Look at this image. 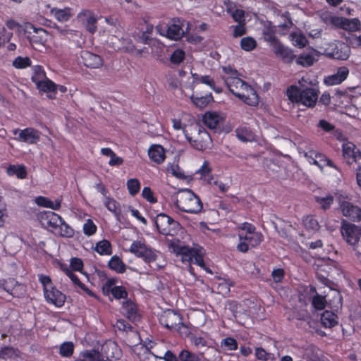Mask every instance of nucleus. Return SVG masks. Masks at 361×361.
<instances>
[{"instance_id":"1","label":"nucleus","mask_w":361,"mask_h":361,"mask_svg":"<svg viewBox=\"0 0 361 361\" xmlns=\"http://www.w3.org/2000/svg\"><path fill=\"white\" fill-rule=\"evenodd\" d=\"M226 75L222 78L229 91L249 106H256L259 103V97L256 90L238 77L237 70L231 66L223 67Z\"/></svg>"},{"instance_id":"2","label":"nucleus","mask_w":361,"mask_h":361,"mask_svg":"<svg viewBox=\"0 0 361 361\" xmlns=\"http://www.w3.org/2000/svg\"><path fill=\"white\" fill-rule=\"evenodd\" d=\"M226 75L222 78L229 91L249 106H256L259 103V97L256 90L238 77L237 70L231 66L223 67Z\"/></svg>"},{"instance_id":"3","label":"nucleus","mask_w":361,"mask_h":361,"mask_svg":"<svg viewBox=\"0 0 361 361\" xmlns=\"http://www.w3.org/2000/svg\"><path fill=\"white\" fill-rule=\"evenodd\" d=\"M172 199L175 207L182 212L196 214L203 209L201 199L192 190H180L172 196Z\"/></svg>"},{"instance_id":"4","label":"nucleus","mask_w":361,"mask_h":361,"mask_svg":"<svg viewBox=\"0 0 361 361\" xmlns=\"http://www.w3.org/2000/svg\"><path fill=\"white\" fill-rule=\"evenodd\" d=\"M319 91L314 87H306L301 90L295 85H290L286 94L288 99L295 104H301L307 107H314L318 99Z\"/></svg>"},{"instance_id":"5","label":"nucleus","mask_w":361,"mask_h":361,"mask_svg":"<svg viewBox=\"0 0 361 361\" xmlns=\"http://www.w3.org/2000/svg\"><path fill=\"white\" fill-rule=\"evenodd\" d=\"M341 233L345 242L353 247L356 255H361V227L343 221Z\"/></svg>"},{"instance_id":"6","label":"nucleus","mask_w":361,"mask_h":361,"mask_svg":"<svg viewBox=\"0 0 361 361\" xmlns=\"http://www.w3.org/2000/svg\"><path fill=\"white\" fill-rule=\"evenodd\" d=\"M154 221L159 233L165 236H175L180 228V223L165 213L158 214Z\"/></svg>"},{"instance_id":"7","label":"nucleus","mask_w":361,"mask_h":361,"mask_svg":"<svg viewBox=\"0 0 361 361\" xmlns=\"http://www.w3.org/2000/svg\"><path fill=\"white\" fill-rule=\"evenodd\" d=\"M35 75L32 77V81L36 85L40 91L49 94L50 99H54L57 93L58 86L52 80L46 78L45 73L42 66H37Z\"/></svg>"},{"instance_id":"8","label":"nucleus","mask_w":361,"mask_h":361,"mask_svg":"<svg viewBox=\"0 0 361 361\" xmlns=\"http://www.w3.org/2000/svg\"><path fill=\"white\" fill-rule=\"evenodd\" d=\"M190 130H193L197 133V137H194L190 135L188 129H183V134L191 146L199 151H204L206 149L207 147V143L204 139L209 138L208 133L202 127L198 125L190 126Z\"/></svg>"},{"instance_id":"9","label":"nucleus","mask_w":361,"mask_h":361,"mask_svg":"<svg viewBox=\"0 0 361 361\" xmlns=\"http://www.w3.org/2000/svg\"><path fill=\"white\" fill-rule=\"evenodd\" d=\"M117 280L116 278H109L102 287V293L105 296L112 295L116 300H128V293L123 286H115Z\"/></svg>"},{"instance_id":"10","label":"nucleus","mask_w":361,"mask_h":361,"mask_svg":"<svg viewBox=\"0 0 361 361\" xmlns=\"http://www.w3.org/2000/svg\"><path fill=\"white\" fill-rule=\"evenodd\" d=\"M159 324L169 330L178 331L183 326V317L173 310L164 311L159 317Z\"/></svg>"},{"instance_id":"11","label":"nucleus","mask_w":361,"mask_h":361,"mask_svg":"<svg viewBox=\"0 0 361 361\" xmlns=\"http://www.w3.org/2000/svg\"><path fill=\"white\" fill-rule=\"evenodd\" d=\"M343 157L348 165L355 164L356 171L361 170V152L353 142L344 143L342 145Z\"/></svg>"},{"instance_id":"12","label":"nucleus","mask_w":361,"mask_h":361,"mask_svg":"<svg viewBox=\"0 0 361 361\" xmlns=\"http://www.w3.org/2000/svg\"><path fill=\"white\" fill-rule=\"evenodd\" d=\"M139 258L142 259L154 271H158L164 268L166 265L164 260L161 261V252L152 248L149 245H147L145 250L142 252Z\"/></svg>"},{"instance_id":"13","label":"nucleus","mask_w":361,"mask_h":361,"mask_svg":"<svg viewBox=\"0 0 361 361\" xmlns=\"http://www.w3.org/2000/svg\"><path fill=\"white\" fill-rule=\"evenodd\" d=\"M38 219L43 228L51 232H55L59 227V224L61 222L62 217L54 212L44 211L39 213Z\"/></svg>"},{"instance_id":"14","label":"nucleus","mask_w":361,"mask_h":361,"mask_svg":"<svg viewBox=\"0 0 361 361\" xmlns=\"http://www.w3.org/2000/svg\"><path fill=\"white\" fill-rule=\"evenodd\" d=\"M14 135L18 133L16 138L19 142H23L29 145L37 144L40 140V132L33 128H25L23 130L16 129L13 132Z\"/></svg>"},{"instance_id":"15","label":"nucleus","mask_w":361,"mask_h":361,"mask_svg":"<svg viewBox=\"0 0 361 361\" xmlns=\"http://www.w3.org/2000/svg\"><path fill=\"white\" fill-rule=\"evenodd\" d=\"M45 300L56 307H61L64 305L66 295L59 290L55 286H51L50 288L45 289L44 291Z\"/></svg>"},{"instance_id":"16","label":"nucleus","mask_w":361,"mask_h":361,"mask_svg":"<svg viewBox=\"0 0 361 361\" xmlns=\"http://www.w3.org/2000/svg\"><path fill=\"white\" fill-rule=\"evenodd\" d=\"M305 291L312 298L311 303L314 309L322 310L325 308L327 304L326 291H324L322 294H319L316 288L312 285L307 286Z\"/></svg>"},{"instance_id":"17","label":"nucleus","mask_w":361,"mask_h":361,"mask_svg":"<svg viewBox=\"0 0 361 361\" xmlns=\"http://www.w3.org/2000/svg\"><path fill=\"white\" fill-rule=\"evenodd\" d=\"M78 19L91 34L97 30V19L94 13L90 10H82L78 14Z\"/></svg>"},{"instance_id":"18","label":"nucleus","mask_w":361,"mask_h":361,"mask_svg":"<svg viewBox=\"0 0 361 361\" xmlns=\"http://www.w3.org/2000/svg\"><path fill=\"white\" fill-rule=\"evenodd\" d=\"M349 75V69L346 66L338 67L334 74L326 76L324 82L328 86L339 85L343 82Z\"/></svg>"},{"instance_id":"19","label":"nucleus","mask_w":361,"mask_h":361,"mask_svg":"<svg viewBox=\"0 0 361 361\" xmlns=\"http://www.w3.org/2000/svg\"><path fill=\"white\" fill-rule=\"evenodd\" d=\"M342 214L353 221L361 220V209L348 202H343L341 204Z\"/></svg>"},{"instance_id":"20","label":"nucleus","mask_w":361,"mask_h":361,"mask_svg":"<svg viewBox=\"0 0 361 361\" xmlns=\"http://www.w3.org/2000/svg\"><path fill=\"white\" fill-rule=\"evenodd\" d=\"M80 56L82 62L87 68H98L103 64V61L100 56L88 51H82Z\"/></svg>"},{"instance_id":"21","label":"nucleus","mask_w":361,"mask_h":361,"mask_svg":"<svg viewBox=\"0 0 361 361\" xmlns=\"http://www.w3.org/2000/svg\"><path fill=\"white\" fill-rule=\"evenodd\" d=\"M122 309L129 320L135 322L139 319L140 315L137 312V306L132 300L128 299L123 301Z\"/></svg>"},{"instance_id":"22","label":"nucleus","mask_w":361,"mask_h":361,"mask_svg":"<svg viewBox=\"0 0 361 361\" xmlns=\"http://www.w3.org/2000/svg\"><path fill=\"white\" fill-rule=\"evenodd\" d=\"M274 52L277 56H280L282 61L286 63H291L295 58L293 51L284 47L281 43H278L275 45Z\"/></svg>"},{"instance_id":"23","label":"nucleus","mask_w":361,"mask_h":361,"mask_svg":"<svg viewBox=\"0 0 361 361\" xmlns=\"http://www.w3.org/2000/svg\"><path fill=\"white\" fill-rule=\"evenodd\" d=\"M148 154L150 159L158 164L163 163L166 158L165 149L160 145H152L148 150Z\"/></svg>"},{"instance_id":"24","label":"nucleus","mask_w":361,"mask_h":361,"mask_svg":"<svg viewBox=\"0 0 361 361\" xmlns=\"http://www.w3.org/2000/svg\"><path fill=\"white\" fill-rule=\"evenodd\" d=\"M183 30L179 19L177 20L174 19L173 23L168 24L167 38L173 40H178L183 37Z\"/></svg>"},{"instance_id":"25","label":"nucleus","mask_w":361,"mask_h":361,"mask_svg":"<svg viewBox=\"0 0 361 361\" xmlns=\"http://www.w3.org/2000/svg\"><path fill=\"white\" fill-rule=\"evenodd\" d=\"M6 172L8 176H16L18 179H25L27 176L26 167L23 164H9Z\"/></svg>"},{"instance_id":"26","label":"nucleus","mask_w":361,"mask_h":361,"mask_svg":"<svg viewBox=\"0 0 361 361\" xmlns=\"http://www.w3.org/2000/svg\"><path fill=\"white\" fill-rule=\"evenodd\" d=\"M320 320L322 326L325 328H332L338 324V315L335 312L329 310H325L321 314Z\"/></svg>"},{"instance_id":"27","label":"nucleus","mask_w":361,"mask_h":361,"mask_svg":"<svg viewBox=\"0 0 361 361\" xmlns=\"http://www.w3.org/2000/svg\"><path fill=\"white\" fill-rule=\"evenodd\" d=\"M239 240H245L250 245L255 247L259 245L264 239L263 235L260 232H254L252 234L248 233H238Z\"/></svg>"},{"instance_id":"28","label":"nucleus","mask_w":361,"mask_h":361,"mask_svg":"<svg viewBox=\"0 0 361 361\" xmlns=\"http://www.w3.org/2000/svg\"><path fill=\"white\" fill-rule=\"evenodd\" d=\"M35 202L38 206L49 208L53 210H59L61 206V199H57L53 202L49 198L43 196L36 197Z\"/></svg>"},{"instance_id":"29","label":"nucleus","mask_w":361,"mask_h":361,"mask_svg":"<svg viewBox=\"0 0 361 361\" xmlns=\"http://www.w3.org/2000/svg\"><path fill=\"white\" fill-rule=\"evenodd\" d=\"M108 267L110 269L118 274H123L126 271V265L121 257L118 255H114L108 262Z\"/></svg>"},{"instance_id":"30","label":"nucleus","mask_w":361,"mask_h":361,"mask_svg":"<svg viewBox=\"0 0 361 361\" xmlns=\"http://www.w3.org/2000/svg\"><path fill=\"white\" fill-rule=\"evenodd\" d=\"M314 200L319 209L326 211L329 209L333 204L334 202V197L331 194L328 193L324 197L315 195L314 196Z\"/></svg>"},{"instance_id":"31","label":"nucleus","mask_w":361,"mask_h":361,"mask_svg":"<svg viewBox=\"0 0 361 361\" xmlns=\"http://www.w3.org/2000/svg\"><path fill=\"white\" fill-rule=\"evenodd\" d=\"M67 276L71 280L73 283L82 290L87 295L90 297L94 298L97 300H99V297L92 290H90L85 284L82 283L78 276L75 274L73 271L69 273Z\"/></svg>"},{"instance_id":"32","label":"nucleus","mask_w":361,"mask_h":361,"mask_svg":"<svg viewBox=\"0 0 361 361\" xmlns=\"http://www.w3.org/2000/svg\"><path fill=\"white\" fill-rule=\"evenodd\" d=\"M349 48L344 43H338L336 45L331 55L336 59L345 60L349 56Z\"/></svg>"},{"instance_id":"33","label":"nucleus","mask_w":361,"mask_h":361,"mask_svg":"<svg viewBox=\"0 0 361 361\" xmlns=\"http://www.w3.org/2000/svg\"><path fill=\"white\" fill-rule=\"evenodd\" d=\"M94 250L100 255H110L112 253V246L108 240H102L97 242Z\"/></svg>"},{"instance_id":"34","label":"nucleus","mask_w":361,"mask_h":361,"mask_svg":"<svg viewBox=\"0 0 361 361\" xmlns=\"http://www.w3.org/2000/svg\"><path fill=\"white\" fill-rule=\"evenodd\" d=\"M203 353H195L188 349H182L180 351V361H202Z\"/></svg>"},{"instance_id":"35","label":"nucleus","mask_w":361,"mask_h":361,"mask_svg":"<svg viewBox=\"0 0 361 361\" xmlns=\"http://www.w3.org/2000/svg\"><path fill=\"white\" fill-rule=\"evenodd\" d=\"M63 238H72L74 235V230L62 218L61 222L59 224L57 230L55 231Z\"/></svg>"},{"instance_id":"36","label":"nucleus","mask_w":361,"mask_h":361,"mask_svg":"<svg viewBox=\"0 0 361 361\" xmlns=\"http://www.w3.org/2000/svg\"><path fill=\"white\" fill-rule=\"evenodd\" d=\"M103 203L106 209L113 213L116 216H118L121 214V209L119 203L113 197L110 196L103 200Z\"/></svg>"},{"instance_id":"37","label":"nucleus","mask_w":361,"mask_h":361,"mask_svg":"<svg viewBox=\"0 0 361 361\" xmlns=\"http://www.w3.org/2000/svg\"><path fill=\"white\" fill-rule=\"evenodd\" d=\"M220 116L216 112H208L204 116V124L211 129H214L219 125Z\"/></svg>"},{"instance_id":"38","label":"nucleus","mask_w":361,"mask_h":361,"mask_svg":"<svg viewBox=\"0 0 361 361\" xmlns=\"http://www.w3.org/2000/svg\"><path fill=\"white\" fill-rule=\"evenodd\" d=\"M192 76L195 81H200L201 83L209 86L216 92H221V88L215 86L214 80L209 75L199 76L197 73H192Z\"/></svg>"},{"instance_id":"39","label":"nucleus","mask_w":361,"mask_h":361,"mask_svg":"<svg viewBox=\"0 0 361 361\" xmlns=\"http://www.w3.org/2000/svg\"><path fill=\"white\" fill-rule=\"evenodd\" d=\"M290 37L293 45L299 48L306 47L308 43L305 35L302 32H292Z\"/></svg>"},{"instance_id":"40","label":"nucleus","mask_w":361,"mask_h":361,"mask_svg":"<svg viewBox=\"0 0 361 361\" xmlns=\"http://www.w3.org/2000/svg\"><path fill=\"white\" fill-rule=\"evenodd\" d=\"M329 268V267L326 266H320L318 267L316 276L317 279L324 285L326 286H329L331 283V280L329 278V271L326 270V269Z\"/></svg>"},{"instance_id":"41","label":"nucleus","mask_w":361,"mask_h":361,"mask_svg":"<svg viewBox=\"0 0 361 361\" xmlns=\"http://www.w3.org/2000/svg\"><path fill=\"white\" fill-rule=\"evenodd\" d=\"M191 100L196 106L204 108L207 106L211 101L213 100V97L212 93H209L208 94L200 97L192 94L191 96Z\"/></svg>"},{"instance_id":"42","label":"nucleus","mask_w":361,"mask_h":361,"mask_svg":"<svg viewBox=\"0 0 361 361\" xmlns=\"http://www.w3.org/2000/svg\"><path fill=\"white\" fill-rule=\"evenodd\" d=\"M74 352V344L71 341H66L59 346V353L63 357H71Z\"/></svg>"},{"instance_id":"43","label":"nucleus","mask_w":361,"mask_h":361,"mask_svg":"<svg viewBox=\"0 0 361 361\" xmlns=\"http://www.w3.org/2000/svg\"><path fill=\"white\" fill-rule=\"evenodd\" d=\"M16 286H20L18 281H16L13 279H8L5 281H4L0 284V287L5 291H6L10 295H13V297L16 296L15 289Z\"/></svg>"},{"instance_id":"44","label":"nucleus","mask_w":361,"mask_h":361,"mask_svg":"<svg viewBox=\"0 0 361 361\" xmlns=\"http://www.w3.org/2000/svg\"><path fill=\"white\" fill-rule=\"evenodd\" d=\"M360 22L357 18L348 19L343 17L341 29L348 31H356L359 30Z\"/></svg>"},{"instance_id":"45","label":"nucleus","mask_w":361,"mask_h":361,"mask_svg":"<svg viewBox=\"0 0 361 361\" xmlns=\"http://www.w3.org/2000/svg\"><path fill=\"white\" fill-rule=\"evenodd\" d=\"M127 189L132 197H135L140 190L141 183L137 178H130L126 183Z\"/></svg>"},{"instance_id":"46","label":"nucleus","mask_w":361,"mask_h":361,"mask_svg":"<svg viewBox=\"0 0 361 361\" xmlns=\"http://www.w3.org/2000/svg\"><path fill=\"white\" fill-rule=\"evenodd\" d=\"M147 247V245L144 242L134 240L129 247V252L135 257H139Z\"/></svg>"},{"instance_id":"47","label":"nucleus","mask_w":361,"mask_h":361,"mask_svg":"<svg viewBox=\"0 0 361 361\" xmlns=\"http://www.w3.org/2000/svg\"><path fill=\"white\" fill-rule=\"evenodd\" d=\"M32 64L31 59L27 56H17L13 61L12 65L17 69H24L30 67Z\"/></svg>"},{"instance_id":"48","label":"nucleus","mask_w":361,"mask_h":361,"mask_svg":"<svg viewBox=\"0 0 361 361\" xmlns=\"http://www.w3.org/2000/svg\"><path fill=\"white\" fill-rule=\"evenodd\" d=\"M343 17H339L331 15H326L322 17V20L324 23L327 25H331L337 28L342 27Z\"/></svg>"},{"instance_id":"49","label":"nucleus","mask_w":361,"mask_h":361,"mask_svg":"<svg viewBox=\"0 0 361 361\" xmlns=\"http://www.w3.org/2000/svg\"><path fill=\"white\" fill-rule=\"evenodd\" d=\"M191 263L200 266L201 268L205 269L209 273H212V271L206 267L203 254L198 249H195Z\"/></svg>"},{"instance_id":"50","label":"nucleus","mask_w":361,"mask_h":361,"mask_svg":"<svg viewBox=\"0 0 361 361\" xmlns=\"http://www.w3.org/2000/svg\"><path fill=\"white\" fill-rule=\"evenodd\" d=\"M257 47L256 40L251 37H243L240 40V47L245 51H251Z\"/></svg>"},{"instance_id":"51","label":"nucleus","mask_w":361,"mask_h":361,"mask_svg":"<svg viewBox=\"0 0 361 361\" xmlns=\"http://www.w3.org/2000/svg\"><path fill=\"white\" fill-rule=\"evenodd\" d=\"M185 58V53L181 49H175L170 56V62L175 65H179Z\"/></svg>"},{"instance_id":"52","label":"nucleus","mask_w":361,"mask_h":361,"mask_svg":"<svg viewBox=\"0 0 361 361\" xmlns=\"http://www.w3.org/2000/svg\"><path fill=\"white\" fill-rule=\"evenodd\" d=\"M221 347L226 350H235L238 348L236 339L233 337H226L221 341Z\"/></svg>"},{"instance_id":"53","label":"nucleus","mask_w":361,"mask_h":361,"mask_svg":"<svg viewBox=\"0 0 361 361\" xmlns=\"http://www.w3.org/2000/svg\"><path fill=\"white\" fill-rule=\"evenodd\" d=\"M106 348H108V350H109V348H111V353L106 352V356L107 359L106 360H103V361H111L109 360L110 357H116V354L117 355L118 353H120V349L118 348V346L117 345V344L115 342H109V343H105L104 345H102V349L103 350H106Z\"/></svg>"},{"instance_id":"54","label":"nucleus","mask_w":361,"mask_h":361,"mask_svg":"<svg viewBox=\"0 0 361 361\" xmlns=\"http://www.w3.org/2000/svg\"><path fill=\"white\" fill-rule=\"evenodd\" d=\"M195 248H190L188 246H182L178 251V254L181 255V259L183 262H187L191 263L193 252Z\"/></svg>"},{"instance_id":"55","label":"nucleus","mask_w":361,"mask_h":361,"mask_svg":"<svg viewBox=\"0 0 361 361\" xmlns=\"http://www.w3.org/2000/svg\"><path fill=\"white\" fill-rule=\"evenodd\" d=\"M314 61V57L310 54H301L296 58L297 64L302 67H308L313 65Z\"/></svg>"},{"instance_id":"56","label":"nucleus","mask_w":361,"mask_h":361,"mask_svg":"<svg viewBox=\"0 0 361 361\" xmlns=\"http://www.w3.org/2000/svg\"><path fill=\"white\" fill-rule=\"evenodd\" d=\"M52 13H54V16L56 20L60 22H66L71 18V13L69 9H57L52 10Z\"/></svg>"},{"instance_id":"57","label":"nucleus","mask_w":361,"mask_h":361,"mask_svg":"<svg viewBox=\"0 0 361 361\" xmlns=\"http://www.w3.org/2000/svg\"><path fill=\"white\" fill-rule=\"evenodd\" d=\"M83 233L87 236H91L96 233L97 227L90 219L86 220L82 227Z\"/></svg>"},{"instance_id":"58","label":"nucleus","mask_w":361,"mask_h":361,"mask_svg":"<svg viewBox=\"0 0 361 361\" xmlns=\"http://www.w3.org/2000/svg\"><path fill=\"white\" fill-rule=\"evenodd\" d=\"M16 350L11 346H4L0 349V359L8 360L16 355Z\"/></svg>"},{"instance_id":"59","label":"nucleus","mask_w":361,"mask_h":361,"mask_svg":"<svg viewBox=\"0 0 361 361\" xmlns=\"http://www.w3.org/2000/svg\"><path fill=\"white\" fill-rule=\"evenodd\" d=\"M190 340L191 343L193 344L197 348L208 346V341L203 336L192 334L190 337Z\"/></svg>"},{"instance_id":"60","label":"nucleus","mask_w":361,"mask_h":361,"mask_svg":"<svg viewBox=\"0 0 361 361\" xmlns=\"http://www.w3.org/2000/svg\"><path fill=\"white\" fill-rule=\"evenodd\" d=\"M142 197L148 202L154 204L157 202V198L155 197L154 192L148 187H144L142 191Z\"/></svg>"},{"instance_id":"61","label":"nucleus","mask_w":361,"mask_h":361,"mask_svg":"<svg viewBox=\"0 0 361 361\" xmlns=\"http://www.w3.org/2000/svg\"><path fill=\"white\" fill-rule=\"evenodd\" d=\"M303 224L305 228L309 230L316 231L319 227L318 221L311 215L303 219Z\"/></svg>"},{"instance_id":"62","label":"nucleus","mask_w":361,"mask_h":361,"mask_svg":"<svg viewBox=\"0 0 361 361\" xmlns=\"http://www.w3.org/2000/svg\"><path fill=\"white\" fill-rule=\"evenodd\" d=\"M271 276L275 283H281L285 276V271L282 268L274 269Z\"/></svg>"},{"instance_id":"63","label":"nucleus","mask_w":361,"mask_h":361,"mask_svg":"<svg viewBox=\"0 0 361 361\" xmlns=\"http://www.w3.org/2000/svg\"><path fill=\"white\" fill-rule=\"evenodd\" d=\"M83 262L80 258L72 257L71 259L70 267L72 271H81L83 269Z\"/></svg>"},{"instance_id":"64","label":"nucleus","mask_w":361,"mask_h":361,"mask_svg":"<svg viewBox=\"0 0 361 361\" xmlns=\"http://www.w3.org/2000/svg\"><path fill=\"white\" fill-rule=\"evenodd\" d=\"M159 359L164 361H180V353L176 355L173 351L167 350Z\"/></svg>"}]
</instances>
